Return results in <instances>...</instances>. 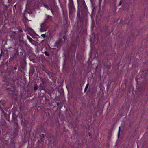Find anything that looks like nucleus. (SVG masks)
Returning <instances> with one entry per match:
<instances>
[{
	"instance_id": "obj_10",
	"label": "nucleus",
	"mask_w": 148,
	"mask_h": 148,
	"mask_svg": "<svg viewBox=\"0 0 148 148\" xmlns=\"http://www.w3.org/2000/svg\"><path fill=\"white\" fill-rule=\"evenodd\" d=\"M43 135H44V134H42Z\"/></svg>"
},
{
	"instance_id": "obj_4",
	"label": "nucleus",
	"mask_w": 148,
	"mask_h": 148,
	"mask_svg": "<svg viewBox=\"0 0 148 148\" xmlns=\"http://www.w3.org/2000/svg\"><path fill=\"white\" fill-rule=\"evenodd\" d=\"M88 84H87L84 90H85V91H86V90H87V89L88 88Z\"/></svg>"
},
{
	"instance_id": "obj_3",
	"label": "nucleus",
	"mask_w": 148,
	"mask_h": 148,
	"mask_svg": "<svg viewBox=\"0 0 148 148\" xmlns=\"http://www.w3.org/2000/svg\"><path fill=\"white\" fill-rule=\"evenodd\" d=\"M37 89H38V87L36 85L34 88V90L35 91H36V90H37Z\"/></svg>"
},
{
	"instance_id": "obj_9",
	"label": "nucleus",
	"mask_w": 148,
	"mask_h": 148,
	"mask_svg": "<svg viewBox=\"0 0 148 148\" xmlns=\"http://www.w3.org/2000/svg\"><path fill=\"white\" fill-rule=\"evenodd\" d=\"M44 35H45L44 34H43L42 35V36H43Z\"/></svg>"
},
{
	"instance_id": "obj_6",
	"label": "nucleus",
	"mask_w": 148,
	"mask_h": 148,
	"mask_svg": "<svg viewBox=\"0 0 148 148\" xmlns=\"http://www.w3.org/2000/svg\"><path fill=\"white\" fill-rule=\"evenodd\" d=\"M121 4H122L121 2V1H120V2H119V6H120V5H121Z\"/></svg>"
},
{
	"instance_id": "obj_8",
	"label": "nucleus",
	"mask_w": 148,
	"mask_h": 148,
	"mask_svg": "<svg viewBox=\"0 0 148 148\" xmlns=\"http://www.w3.org/2000/svg\"><path fill=\"white\" fill-rule=\"evenodd\" d=\"M120 130V127H119V132Z\"/></svg>"
},
{
	"instance_id": "obj_5",
	"label": "nucleus",
	"mask_w": 148,
	"mask_h": 148,
	"mask_svg": "<svg viewBox=\"0 0 148 148\" xmlns=\"http://www.w3.org/2000/svg\"><path fill=\"white\" fill-rule=\"evenodd\" d=\"M45 54L47 55V56H48L49 55V54L48 53V52L47 51H45Z\"/></svg>"
},
{
	"instance_id": "obj_7",
	"label": "nucleus",
	"mask_w": 148,
	"mask_h": 148,
	"mask_svg": "<svg viewBox=\"0 0 148 148\" xmlns=\"http://www.w3.org/2000/svg\"><path fill=\"white\" fill-rule=\"evenodd\" d=\"M48 19L49 18H51V16H47V17Z\"/></svg>"
},
{
	"instance_id": "obj_1",
	"label": "nucleus",
	"mask_w": 148,
	"mask_h": 148,
	"mask_svg": "<svg viewBox=\"0 0 148 148\" xmlns=\"http://www.w3.org/2000/svg\"><path fill=\"white\" fill-rule=\"evenodd\" d=\"M48 27V26L46 23V21L44 23H42L41 25V28L40 31L41 32H43L46 31Z\"/></svg>"
},
{
	"instance_id": "obj_2",
	"label": "nucleus",
	"mask_w": 148,
	"mask_h": 148,
	"mask_svg": "<svg viewBox=\"0 0 148 148\" xmlns=\"http://www.w3.org/2000/svg\"><path fill=\"white\" fill-rule=\"evenodd\" d=\"M44 6L47 9H50L49 7L47 5H44Z\"/></svg>"
}]
</instances>
